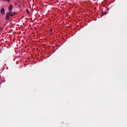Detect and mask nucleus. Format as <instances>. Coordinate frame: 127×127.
Here are the masks:
<instances>
[{
  "mask_svg": "<svg viewBox=\"0 0 127 127\" xmlns=\"http://www.w3.org/2000/svg\"><path fill=\"white\" fill-rule=\"evenodd\" d=\"M11 13V12L9 11V12H7L6 14V20H9V17L10 16V14Z\"/></svg>",
  "mask_w": 127,
  "mask_h": 127,
  "instance_id": "1",
  "label": "nucleus"
},
{
  "mask_svg": "<svg viewBox=\"0 0 127 127\" xmlns=\"http://www.w3.org/2000/svg\"><path fill=\"white\" fill-rule=\"evenodd\" d=\"M5 12V10H4V8H2L0 10L1 14H3Z\"/></svg>",
  "mask_w": 127,
  "mask_h": 127,
  "instance_id": "2",
  "label": "nucleus"
},
{
  "mask_svg": "<svg viewBox=\"0 0 127 127\" xmlns=\"http://www.w3.org/2000/svg\"><path fill=\"white\" fill-rule=\"evenodd\" d=\"M8 10H9V11H10V12H11V11H12V5L10 4V5L9 6Z\"/></svg>",
  "mask_w": 127,
  "mask_h": 127,
  "instance_id": "3",
  "label": "nucleus"
},
{
  "mask_svg": "<svg viewBox=\"0 0 127 127\" xmlns=\"http://www.w3.org/2000/svg\"><path fill=\"white\" fill-rule=\"evenodd\" d=\"M16 14V13L14 12L13 14H10V16H14Z\"/></svg>",
  "mask_w": 127,
  "mask_h": 127,
  "instance_id": "4",
  "label": "nucleus"
},
{
  "mask_svg": "<svg viewBox=\"0 0 127 127\" xmlns=\"http://www.w3.org/2000/svg\"><path fill=\"white\" fill-rule=\"evenodd\" d=\"M5 0V1H7V2H10V0Z\"/></svg>",
  "mask_w": 127,
  "mask_h": 127,
  "instance_id": "5",
  "label": "nucleus"
},
{
  "mask_svg": "<svg viewBox=\"0 0 127 127\" xmlns=\"http://www.w3.org/2000/svg\"><path fill=\"white\" fill-rule=\"evenodd\" d=\"M1 30H2V27H0V31H1Z\"/></svg>",
  "mask_w": 127,
  "mask_h": 127,
  "instance_id": "6",
  "label": "nucleus"
},
{
  "mask_svg": "<svg viewBox=\"0 0 127 127\" xmlns=\"http://www.w3.org/2000/svg\"><path fill=\"white\" fill-rule=\"evenodd\" d=\"M26 12H27L28 13H29V11H28V9H27Z\"/></svg>",
  "mask_w": 127,
  "mask_h": 127,
  "instance_id": "7",
  "label": "nucleus"
},
{
  "mask_svg": "<svg viewBox=\"0 0 127 127\" xmlns=\"http://www.w3.org/2000/svg\"><path fill=\"white\" fill-rule=\"evenodd\" d=\"M65 125H66V126H68V125H69V123H66V124H65Z\"/></svg>",
  "mask_w": 127,
  "mask_h": 127,
  "instance_id": "8",
  "label": "nucleus"
},
{
  "mask_svg": "<svg viewBox=\"0 0 127 127\" xmlns=\"http://www.w3.org/2000/svg\"><path fill=\"white\" fill-rule=\"evenodd\" d=\"M15 5H16V4H17V2H15Z\"/></svg>",
  "mask_w": 127,
  "mask_h": 127,
  "instance_id": "9",
  "label": "nucleus"
},
{
  "mask_svg": "<svg viewBox=\"0 0 127 127\" xmlns=\"http://www.w3.org/2000/svg\"><path fill=\"white\" fill-rule=\"evenodd\" d=\"M52 31H53V30H51V32H52Z\"/></svg>",
  "mask_w": 127,
  "mask_h": 127,
  "instance_id": "10",
  "label": "nucleus"
},
{
  "mask_svg": "<svg viewBox=\"0 0 127 127\" xmlns=\"http://www.w3.org/2000/svg\"><path fill=\"white\" fill-rule=\"evenodd\" d=\"M106 12H105V14H106Z\"/></svg>",
  "mask_w": 127,
  "mask_h": 127,
  "instance_id": "11",
  "label": "nucleus"
}]
</instances>
